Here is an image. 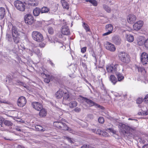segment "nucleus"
<instances>
[{
	"mask_svg": "<svg viewBox=\"0 0 148 148\" xmlns=\"http://www.w3.org/2000/svg\"><path fill=\"white\" fill-rule=\"evenodd\" d=\"M64 120H62L60 121L54 122L53 123V126L55 128L62 130L69 131H72L73 130L69 127L65 123H68V122L65 119Z\"/></svg>",
	"mask_w": 148,
	"mask_h": 148,
	"instance_id": "f257e3e1",
	"label": "nucleus"
},
{
	"mask_svg": "<svg viewBox=\"0 0 148 148\" xmlns=\"http://www.w3.org/2000/svg\"><path fill=\"white\" fill-rule=\"evenodd\" d=\"M12 34L13 41L14 42L18 44L20 40V34L17 28L14 26H13L12 28Z\"/></svg>",
	"mask_w": 148,
	"mask_h": 148,
	"instance_id": "f03ea898",
	"label": "nucleus"
},
{
	"mask_svg": "<svg viewBox=\"0 0 148 148\" xmlns=\"http://www.w3.org/2000/svg\"><path fill=\"white\" fill-rule=\"evenodd\" d=\"M118 57L120 61L123 63L127 64L131 61L130 55L124 51H121L118 53Z\"/></svg>",
	"mask_w": 148,
	"mask_h": 148,
	"instance_id": "7ed1b4c3",
	"label": "nucleus"
},
{
	"mask_svg": "<svg viewBox=\"0 0 148 148\" xmlns=\"http://www.w3.org/2000/svg\"><path fill=\"white\" fill-rule=\"evenodd\" d=\"M106 68L108 73L114 74L118 72L119 66L118 64L114 65L113 64H109L106 66Z\"/></svg>",
	"mask_w": 148,
	"mask_h": 148,
	"instance_id": "20e7f679",
	"label": "nucleus"
},
{
	"mask_svg": "<svg viewBox=\"0 0 148 148\" xmlns=\"http://www.w3.org/2000/svg\"><path fill=\"white\" fill-rule=\"evenodd\" d=\"M32 35L33 40L37 42H41L44 40L43 35L41 33L38 31L33 32Z\"/></svg>",
	"mask_w": 148,
	"mask_h": 148,
	"instance_id": "39448f33",
	"label": "nucleus"
},
{
	"mask_svg": "<svg viewBox=\"0 0 148 148\" xmlns=\"http://www.w3.org/2000/svg\"><path fill=\"white\" fill-rule=\"evenodd\" d=\"M14 5L16 8L20 11L23 12L25 9V3L22 1L17 0L14 2Z\"/></svg>",
	"mask_w": 148,
	"mask_h": 148,
	"instance_id": "423d86ee",
	"label": "nucleus"
},
{
	"mask_svg": "<svg viewBox=\"0 0 148 148\" xmlns=\"http://www.w3.org/2000/svg\"><path fill=\"white\" fill-rule=\"evenodd\" d=\"M24 19L25 23L29 25H32L35 21L33 16L30 14H27L25 15Z\"/></svg>",
	"mask_w": 148,
	"mask_h": 148,
	"instance_id": "0eeeda50",
	"label": "nucleus"
},
{
	"mask_svg": "<svg viewBox=\"0 0 148 148\" xmlns=\"http://www.w3.org/2000/svg\"><path fill=\"white\" fill-rule=\"evenodd\" d=\"M27 101V99L25 97L21 96L18 98L17 101V104L18 106L22 108L25 106Z\"/></svg>",
	"mask_w": 148,
	"mask_h": 148,
	"instance_id": "6e6552de",
	"label": "nucleus"
},
{
	"mask_svg": "<svg viewBox=\"0 0 148 148\" xmlns=\"http://www.w3.org/2000/svg\"><path fill=\"white\" fill-rule=\"evenodd\" d=\"M141 61L143 65L148 63V55L146 53L143 52L141 56Z\"/></svg>",
	"mask_w": 148,
	"mask_h": 148,
	"instance_id": "1a4fd4ad",
	"label": "nucleus"
},
{
	"mask_svg": "<svg viewBox=\"0 0 148 148\" xmlns=\"http://www.w3.org/2000/svg\"><path fill=\"white\" fill-rule=\"evenodd\" d=\"M31 105L33 108L36 110L38 111L42 109L43 106L42 104L38 102L34 101L32 103Z\"/></svg>",
	"mask_w": 148,
	"mask_h": 148,
	"instance_id": "9d476101",
	"label": "nucleus"
},
{
	"mask_svg": "<svg viewBox=\"0 0 148 148\" xmlns=\"http://www.w3.org/2000/svg\"><path fill=\"white\" fill-rule=\"evenodd\" d=\"M79 97L82 98L83 102L86 103L90 107L95 106L96 104V103L89 99L82 96H80Z\"/></svg>",
	"mask_w": 148,
	"mask_h": 148,
	"instance_id": "9b49d317",
	"label": "nucleus"
},
{
	"mask_svg": "<svg viewBox=\"0 0 148 148\" xmlns=\"http://www.w3.org/2000/svg\"><path fill=\"white\" fill-rule=\"evenodd\" d=\"M144 24L143 21H139L135 23L133 25V28L135 30L138 31L140 29Z\"/></svg>",
	"mask_w": 148,
	"mask_h": 148,
	"instance_id": "f8f14e48",
	"label": "nucleus"
},
{
	"mask_svg": "<svg viewBox=\"0 0 148 148\" xmlns=\"http://www.w3.org/2000/svg\"><path fill=\"white\" fill-rule=\"evenodd\" d=\"M61 32L62 34L63 35H69L70 34V29L66 25L62 27Z\"/></svg>",
	"mask_w": 148,
	"mask_h": 148,
	"instance_id": "ddd939ff",
	"label": "nucleus"
},
{
	"mask_svg": "<svg viewBox=\"0 0 148 148\" xmlns=\"http://www.w3.org/2000/svg\"><path fill=\"white\" fill-rule=\"evenodd\" d=\"M136 20V17L133 14H129L127 16V22L130 24L134 23Z\"/></svg>",
	"mask_w": 148,
	"mask_h": 148,
	"instance_id": "4468645a",
	"label": "nucleus"
},
{
	"mask_svg": "<svg viewBox=\"0 0 148 148\" xmlns=\"http://www.w3.org/2000/svg\"><path fill=\"white\" fill-rule=\"evenodd\" d=\"M131 128L125 124L122 125L121 127V132L124 134H127L130 133Z\"/></svg>",
	"mask_w": 148,
	"mask_h": 148,
	"instance_id": "2eb2a0df",
	"label": "nucleus"
},
{
	"mask_svg": "<svg viewBox=\"0 0 148 148\" xmlns=\"http://www.w3.org/2000/svg\"><path fill=\"white\" fill-rule=\"evenodd\" d=\"M105 47L107 49L112 52L114 51L116 49L114 45L108 42H106Z\"/></svg>",
	"mask_w": 148,
	"mask_h": 148,
	"instance_id": "dca6fc26",
	"label": "nucleus"
},
{
	"mask_svg": "<svg viewBox=\"0 0 148 148\" xmlns=\"http://www.w3.org/2000/svg\"><path fill=\"white\" fill-rule=\"evenodd\" d=\"M77 104L78 103L76 101H72L68 104L67 106H69L70 108L73 109L77 106Z\"/></svg>",
	"mask_w": 148,
	"mask_h": 148,
	"instance_id": "f3484780",
	"label": "nucleus"
},
{
	"mask_svg": "<svg viewBox=\"0 0 148 148\" xmlns=\"http://www.w3.org/2000/svg\"><path fill=\"white\" fill-rule=\"evenodd\" d=\"M40 112L39 113V116L41 117H45L47 114V112L46 110L43 107L42 109L39 111Z\"/></svg>",
	"mask_w": 148,
	"mask_h": 148,
	"instance_id": "a211bd4d",
	"label": "nucleus"
},
{
	"mask_svg": "<svg viewBox=\"0 0 148 148\" xmlns=\"http://www.w3.org/2000/svg\"><path fill=\"white\" fill-rule=\"evenodd\" d=\"M64 93V92L63 90L60 89L56 92L55 95L57 99H61L63 97Z\"/></svg>",
	"mask_w": 148,
	"mask_h": 148,
	"instance_id": "6ab92c4d",
	"label": "nucleus"
},
{
	"mask_svg": "<svg viewBox=\"0 0 148 148\" xmlns=\"http://www.w3.org/2000/svg\"><path fill=\"white\" fill-rule=\"evenodd\" d=\"M61 2L62 3V6L64 9L69 10V3L65 0H61Z\"/></svg>",
	"mask_w": 148,
	"mask_h": 148,
	"instance_id": "aec40b11",
	"label": "nucleus"
},
{
	"mask_svg": "<svg viewBox=\"0 0 148 148\" xmlns=\"http://www.w3.org/2000/svg\"><path fill=\"white\" fill-rule=\"evenodd\" d=\"M41 9L40 8L36 7L33 10V14L35 16H38L41 12Z\"/></svg>",
	"mask_w": 148,
	"mask_h": 148,
	"instance_id": "412c9836",
	"label": "nucleus"
},
{
	"mask_svg": "<svg viewBox=\"0 0 148 148\" xmlns=\"http://www.w3.org/2000/svg\"><path fill=\"white\" fill-rule=\"evenodd\" d=\"M5 14V10L4 8H0V18L1 19H3Z\"/></svg>",
	"mask_w": 148,
	"mask_h": 148,
	"instance_id": "4be33fe9",
	"label": "nucleus"
},
{
	"mask_svg": "<svg viewBox=\"0 0 148 148\" xmlns=\"http://www.w3.org/2000/svg\"><path fill=\"white\" fill-rule=\"evenodd\" d=\"M63 96V101L70 100V96L69 92L64 93Z\"/></svg>",
	"mask_w": 148,
	"mask_h": 148,
	"instance_id": "5701e85b",
	"label": "nucleus"
},
{
	"mask_svg": "<svg viewBox=\"0 0 148 148\" xmlns=\"http://www.w3.org/2000/svg\"><path fill=\"white\" fill-rule=\"evenodd\" d=\"M105 29L106 31H108V32H110V33L111 34L113 30V27L111 24H107L105 26Z\"/></svg>",
	"mask_w": 148,
	"mask_h": 148,
	"instance_id": "b1692460",
	"label": "nucleus"
},
{
	"mask_svg": "<svg viewBox=\"0 0 148 148\" xmlns=\"http://www.w3.org/2000/svg\"><path fill=\"white\" fill-rule=\"evenodd\" d=\"M109 79L114 85H115L117 82L116 78L114 75H110L109 77Z\"/></svg>",
	"mask_w": 148,
	"mask_h": 148,
	"instance_id": "393cba45",
	"label": "nucleus"
},
{
	"mask_svg": "<svg viewBox=\"0 0 148 148\" xmlns=\"http://www.w3.org/2000/svg\"><path fill=\"white\" fill-rule=\"evenodd\" d=\"M125 37L127 39V40L130 42H132L134 40V36L130 34H126Z\"/></svg>",
	"mask_w": 148,
	"mask_h": 148,
	"instance_id": "a878e982",
	"label": "nucleus"
},
{
	"mask_svg": "<svg viewBox=\"0 0 148 148\" xmlns=\"http://www.w3.org/2000/svg\"><path fill=\"white\" fill-rule=\"evenodd\" d=\"M28 4L32 6H36L38 4V1L37 0H29Z\"/></svg>",
	"mask_w": 148,
	"mask_h": 148,
	"instance_id": "bb28decb",
	"label": "nucleus"
},
{
	"mask_svg": "<svg viewBox=\"0 0 148 148\" xmlns=\"http://www.w3.org/2000/svg\"><path fill=\"white\" fill-rule=\"evenodd\" d=\"M41 9V13L42 14L47 13L50 11V8L47 7L43 6Z\"/></svg>",
	"mask_w": 148,
	"mask_h": 148,
	"instance_id": "cd10ccee",
	"label": "nucleus"
},
{
	"mask_svg": "<svg viewBox=\"0 0 148 148\" xmlns=\"http://www.w3.org/2000/svg\"><path fill=\"white\" fill-rule=\"evenodd\" d=\"M82 26L85 30L86 32H90V30L88 25L84 22L83 23Z\"/></svg>",
	"mask_w": 148,
	"mask_h": 148,
	"instance_id": "c85d7f7f",
	"label": "nucleus"
},
{
	"mask_svg": "<svg viewBox=\"0 0 148 148\" xmlns=\"http://www.w3.org/2000/svg\"><path fill=\"white\" fill-rule=\"evenodd\" d=\"M135 69H137L139 72L142 73L144 71H145V70L143 67L138 66L137 65H135Z\"/></svg>",
	"mask_w": 148,
	"mask_h": 148,
	"instance_id": "c756f323",
	"label": "nucleus"
},
{
	"mask_svg": "<svg viewBox=\"0 0 148 148\" xmlns=\"http://www.w3.org/2000/svg\"><path fill=\"white\" fill-rule=\"evenodd\" d=\"M35 127L36 130L37 131L44 132L45 130V129H44L43 127L40 125H37L35 126Z\"/></svg>",
	"mask_w": 148,
	"mask_h": 148,
	"instance_id": "7c9ffc66",
	"label": "nucleus"
},
{
	"mask_svg": "<svg viewBox=\"0 0 148 148\" xmlns=\"http://www.w3.org/2000/svg\"><path fill=\"white\" fill-rule=\"evenodd\" d=\"M85 1L86 2H89L95 6H97L98 4L96 0H86Z\"/></svg>",
	"mask_w": 148,
	"mask_h": 148,
	"instance_id": "2f4dec72",
	"label": "nucleus"
},
{
	"mask_svg": "<svg viewBox=\"0 0 148 148\" xmlns=\"http://www.w3.org/2000/svg\"><path fill=\"white\" fill-rule=\"evenodd\" d=\"M117 78L118 79L117 80L119 81H121L123 80L124 78V77L123 75L121 73H118L116 75Z\"/></svg>",
	"mask_w": 148,
	"mask_h": 148,
	"instance_id": "473e14b6",
	"label": "nucleus"
},
{
	"mask_svg": "<svg viewBox=\"0 0 148 148\" xmlns=\"http://www.w3.org/2000/svg\"><path fill=\"white\" fill-rule=\"evenodd\" d=\"M45 75L46 77L44 79V82L47 83H48L50 81V76L47 75Z\"/></svg>",
	"mask_w": 148,
	"mask_h": 148,
	"instance_id": "72a5a7b5",
	"label": "nucleus"
},
{
	"mask_svg": "<svg viewBox=\"0 0 148 148\" xmlns=\"http://www.w3.org/2000/svg\"><path fill=\"white\" fill-rule=\"evenodd\" d=\"M91 130L93 132L96 133V134L99 135H101V134L102 132V131L100 129H97V130H96L93 129H92Z\"/></svg>",
	"mask_w": 148,
	"mask_h": 148,
	"instance_id": "f704fd0d",
	"label": "nucleus"
},
{
	"mask_svg": "<svg viewBox=\"0 0 148 148\" xmlns=\"http://www.w3.org/2000/svg\"><path fill=\"white\" fill-rule=\"evenodd\" d=\"M103 8L107 12L109 13L111 12V10L110 7L108 6L104 5L103 6Z\"/></svg>",
	"mask_w": 148,
	"mask_h": 148,
	"instance_id": "c9c22d12",
	"label": "nucleus"
},
{
	"mask_svg": "<svg viewBox=\"0 0 148 148\" xmlns=\"http://www.w3.org/2000/svg\"><path fill=\"white\" fill-rule=\"evenodd\" d=\"M4 123L6 125L8 126H11L12 125V123L11 121L7 120H4Z\"/></svg>",
	"mask_w": 148,
	"mask_h": 148,
	"instance_id": "e433bc0d",
	"label": "nucleus"
},
{
	"mask_svg": "<svg viewBox=\"0 0 148 148\" xmlns=\"http://www.w3.org/2000/svg\"><path fill=\"white\" fill-rule=\"evenodd\" d=\"M47 29L48 32L49 34H52L54 33V29L52 27H49Z\"/></svg>",
	"mask_w": 148,
	"mask_h": 148,
	"instance_id": "4c0bfd02",
	"label": "nucleus"
},
{
	"mask_svg": "<svg viewBox=\"0 0 148 148\" xmlns=\"http://www.w3.org/2000/svg\"><path fill=\"white\" fill-rule=\"evenodd\" d=\"M114 42L115 44L116 45H119L121 43V40L118 38H115L114 40Z\"/></svg>",
	"mask_w": 148,
	"mask_h": 148,
	"instance_id": "58836bf2",
	"label": "nucleus"
},
{
	"mask_svg": "<svg viewBox=\"0 0 148 148\" xmlns=\"http://www.w3.org/2000/svg\"><path fill=\"white\" fill-rule=\"evenodd\" d=\"M143 101L145 103L148 105V94L145 96Z\"/></svg>",
	"mask_w": 148,
	"mask_h": 148,
	"instance_id": "ea45409f",
	"label": "nucleus"
},
{
	"mask_svg": "<svg viewBox=\"0 0 148 148\" xmlns=\"http://www.w3.org/2000/svg\"><path fill=\"white\" fill-rule=\"evenodd\" d=\"M101 134L103 136L105 137H108L110 136L106 132L102 131Z\"/></svg>",
	"mask_w": 148,
	"mask_h": 148,
	"instance_id": "a19ab883",
	"label": "nucleus"
},
{
	"mask_svg": "<svg viewBox=\"0 0 148 148\" xmlns=\"http://www.w3.org/2000/svg\"><path fill=\"white\" fill-rule=\"evenodd\" d=\"M99 122L101 123H103L104 122V119L103 117H100L98 119Z\"/></svg>",
	"mask_w": 148,
	"mask_h": 148,
	"instance_id": "79ce46f5",
	"label": "nucleus"
},
{
	"mask_svg": "<svg viewBox=\"0 0 148 148\" xmlns=\"http://www.w3.org/2000/svg\"><path fill=\"white\" fill-rule=\"evenodd\" d=\"M143 99L142 98H138L136 100V102L138 104H140L142 103Z\"/></svg>",
	"mask_w": 148,
	"mask_h": 148,
	"instance_id": "37998d69",
	"label": "nucleus"
},
{
	"mask_svg": "<svg viewBox=\"0 0 148 148\" xmlns=\"http://www.w3.org/2000/svg\"><path fill=\"white\" fill-rule=\"evenodd\" d=\"M64 139H67L69 142L71 143H73V139L71 138H69L67 136H65Z\"/></svg>",
	"mask_w": 148,
	"mask_h": 148,
	"instance_id": "c03bdc74",
	"label": "nucleus"
},
{
	"mask_svg": "<svg viewBox=\"0 0 148 148\" xmlns=\"http://www.w3.org/2000/svg\"><path fill=\"white\" fill-rule=\"evenodd\" d=\"M74 111L77 113L81 111V109L80 108H79L78 107H75L74 108Z\"/></svg>",
	"mask_w": 148,
	"mask_h": 148,
	"instance_id": "a18cd8bd",
	"label": "nucleus"
},
{
	"mask_svg": "<svg viewBox=\"0 0 148 148\" xmlns=\"http://www.w3.org/2000/svg\"><path fill=\"white\" fill-rule=\"evenodd\" d=\"M144 44L145 48L148 49V38L145 40Z\"/></svg>",
	"mask_w": 148,
	"mask_h": 148,
	"instance_id": "49530a36",
	"label": "nucleus"
},
{
	"mask_svg": "<svg viewBox=\"0 0 148 148\" xmlns=\"http://www.w3.org/2000/svg\"><path fill=\"white\" fill-rule=\"evenodd\" d=\"M6 38L8 39V40L10 41L11 40V35L9 34H6Z\"/></svg>",
	"mask_w": 148,
	"mask_h": 148,
	"instance_id": "de8ad7c7",
	"label": "nucleus"
},
{
	"mask_svg": "<svg viewBox=\"0 0 148 148\" xmlns=\"http://www.w3.org/2000/svg\"><path fill=\"white\" fill-rule=\"evenodd\" d=\"M87 47H84L81 49V52L82 53H85L86 51Z\"/></svg>",
	"mask_w": 148,
	"mask_h": 148,
	"instance_id": "09e8293b",
	"label": "nucleus"
},
{
	"mask_svg": "<svg viewBox=\"0 0 148 148\" xmlns=\"http://www.w3.org/2000/svg\"><path fill=\"white\" fill-rule=\"evenodd\" d=\"M95 106L102 110H103L104 109V108L102 106H100L96 103V104L95 105Z\"/></svg>",
	"mask_w": 148,
	"mask_h": 148,
	"instance_id": "8fccbe9b",
	"label": "nucleus"
},
{
	"mask_svg": "<svg viewBox=\"0 0 148 148\" xmlns=\"http://www.w3.org/2000/svg\"><path fill=\"white\" fill-rule=\"evenodd\" d=\"M45 46V44L43 42H41L39 44V47L41 48H43Z\"/></svg>",
	"mask_w": 148,
	"mask_h": 148,
	"instance_id": "3c124183",
	"label": "nucleus"
},
{
	"mask_svg": "<svg viewBox=\"0 0 148 148\" xmlns=\"http://www.w3.org/2000/svg\"><path fill=\"white\" fill-rule=\"evenodd\" d=\"M62 34H61L60 33L56 35V36L59 38H62L63 37V36L62 35Z\"/></svg>",
	"mask_w": 148,
	"mask_h": 148,
	"instance_id": "603ef678",
	"label": "nucleus"
},
{
	"mask_svg": "<svg viewBox=\"0 0 148 148\" xmlns=\"http://www.w3.org/2000/svg\"><path fill=\"white\" fill-rule=\"evenodd\" d=\"M108 130H109L111 132L113 133V134H115L116 133V131L114 130L112 128H109Z\"/></svg>",
	"mask_w": 148,
	"mask_h": 148,
	"instance_id": "864d4df0",
	"label": "nucleus"
},
{
	"mask_svg": "<svg viewBox=\"0 0 148 148\" xmlns=\"http://www.w3.org/2000/svg\"><path fill=\"white\" fill-rule=\"evenodd\" d=\"M81 148H89V146L86 145H84L82 146Z\"/></svg>",
	"mask_w": 148,
	"mask_h": 148,
	"instance_id": "5fc2aeb1",
	"label": "nucleus"
},
{
	"mask_svg": "<svg viewBox=\"0 0 148 148\" xmlns=\"http://www.w3.org/2000/svg\"><path fill=\"white\" fill-rule=\"evenodd\" d=\"M110 32H107L105 33L102 34V36H105L106 35H108L111 34V33H110Z\"/></svg>",
	"mask_w": 148,
	"mask_h": 148,
	"instance_id": "6e6d98bb",
	"label": "nucleus"
},
{
	"mask_svg": "<svg viewBox=\"0 0 148 148\" xmlns=\"http://www.w3.org/2000/svg\"><path fill=\"white\" fill-rule=\"evenodd\" d=\"M143 114L144 115H148V110H147L146 111H144L143 113Z\"/></svg>",
	"mask_w": 148,
	"mask_h": 148,
	"instance_id": "4d7b16f0",
	"label": "nucleus"
},
{
	"mask_svg": "<svg viewBox=\"0 0 148 148\" xmlns=\"http://www.w3.org/2000/svg\"><path fill=\"white\" fill-rule=\"evenodd\" d=\"M49 64H51L52 66H54V64L52 62V61L50 60L49 61Z\"/></svg>",
	"mask_w": 148,
	"mask_h": 148,
	"instance_id": "13d9d810",
	"label": "nucleus"
},
{
	"mask_svg": "<svg viewBox=\"0 0 148 148\" xmlns=\"http://www.w3.org/2000/svg\"><path fill=\"white\" fill-rule=\"evenodd\" d=\"M143 148H148V144H145L143 146Z\"/></svg>",
	"mask_w": 148,
	"mask_h": 148,
	"instance_id": "bf43d9fd",
	"label": "nucleus"
},
{
	"mask_svg": "<svg viewBox=\"0 0 148 148\" xmlns=\"http://www.w3.org/2000/svg\"><path fill=\"white\" fill-rule=\"evenodd\" d=\"M138 44L140 45H142L143 44V43H142V42L141 40L138 41Z\"/></svg>",
	"mask_w": 148,
	"mask_h": 148,
	"instance_id": "052dcab7",
	"label": "nucleus"
},
{
	"mask_svg": "<svg viewBox=\"0 0 148 148\" xmlns=\"http://www.w3.org/2000/svg\"><path fill=\"white\" fill-rule=\"evenodd\" d=\"M17 148H25L24 147L21 145H19L18 146Z\"/></svg>",
	"mask_w": 148,
	"mask_h": 148,
	"instance_id": "680f3d73",
	"label": "nucleus"
},
{
	"mask_svg": "<svg viewBox=\"0 0 148 148\" xmlns=\"http://www.w3.org/2000/svg\"><path fill=\"white\" fill-rule=\"evenodd\" d=\"M4 119L3 118H2L1 120V121H4Z\"/></svg>",
	"mask_w": 148,
	"mask_h": 148,
	"instance_id": "e2e57ef3",
	"label": "nucleus"
},
{
	"mask_svg": "<svg viewBox=\"0 0 148 148\" xmlns=\"http://www.w3.org/2000/svg\"><path fill=\"white\" fill-rule=\"evenodd\" d=\"M3 123H2V122H1V124H0V125H2V124Z\"/></svg>",
	"mask_w": 148,
	"mask_h": 148,
	"instance_id": "0e129e2a",
	"label": "nucleus"
},
{
	"mask_svg": "<svg viewBox=\"0 0 148 148\" xmlns=\"http://www.w3.org/2000/svg\"><path fill=\"white\" fill-rule=\"evenodd\" d=\"M90 148H95L94 147H91Z\"/></svg>",
	"mask_w": 148,
	"mask_h": 148,
	"instance_id": "69168bd1",
	"label": "nucleus"
},
{
	"mask_svg": "<svg viewBox=\"0 0 148 148\" xmlns=\"http://www.w3.org/2000/svg\"><path fill=\"white\" fill-rule=\"evenodd\" d=\"M129 120H131V119H129Z\"/></svg>",
	"mask_w": 148,
	"mask_h": 148,
	"instance_id": "338daca9",
	"label": "nucleus"
}]
</instances>
